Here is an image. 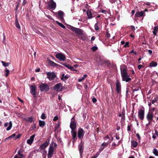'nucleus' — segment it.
<instances>
[{
    "label": "nucleus",
    "mask_w": 158,
    "mask_h": 158,
    "mask_svg": "<svg viewBox=\"0 0 158 158\" xmlns=\"http://www.w3.org/2000/svg\"><path fill=\"white\" fill-rule=\"evenodd\" d=\"M98 49V48L96 46L93 47L91 48V49L93 51H96Z\"/></svg>",
    "instance_id": "a19ab883"
},
{
    "label": "nucleus",
    "mask_w": 158,
    "mask_h": 158,
    "mask_svg": "<svg viewBox=\"0 0 158 158\" xmlns=\"http://www.w3.org/2000/svg\"><path fill=\"white\" fill-rule=\"evenodd\" d=\"M36 128V126L35 124H34L31 127V130H34Z\"/></svg>",
    "instance_id": "79ce46f5"
},
{
    "label": "nucleus",
    "mask_w": 158,
    "mask_h": 158,
    "mask_svg": "<svg viewBox=\"0 0 158 158\" xmlns=\"http://www.w3.org/2000/svg\"><path fill=\"white\" fill-rule=\"evenodd\" d=\"M40 71V69L39 68L37 69H35V71L36 72H39Z\"/></svg>",
    "instance_id": "5fc2aeb1"
},
{
    "label": "nucleus",
    "mask_w": 158,
    "mask_h": 158,
    "mask_svg": "<svg viewBox=\"0 0 158 158\" xmlns=\"http://www.w3.org/2000/svg\"><path fill=\"white\" fill-rule=\"evenodd\" d=\"M26 2V0H23V4H22L23 5H24L25 4Z\"/></svg>",
    "instance_id": "6e6d98bb"
},
{
    "label": "nucleus",
    "mask_w": 158,
    "mask_h": 158,
    "mask_svg": "<svg viewBox=\"0 0 158 158\" xmlns=\"http://www.w3.org/2000/svg\"><path fill=\"white\" fill-rule=\"evenodd\" d=\"M15 25L16 27L19 29H20V26L19 23L16 15H15Z\"/></svg>",
    "instance_id": "5701e85b"
},
{
    "label": "nucleus",
    "mask_w": 158,
    "mask_h": 158,
    "mask_svg": "<svg viewBox=\"0 0 158 158\" xmlns=\"http://www.w3.org/2000/svg\"><path fill=\"white\" fill-rule=\"evenodd\" d=\"M155 134L156 135H158V132L156 130H155Z\"/></svg>",
    "instance_id": "338daca9"
},
{
    "label": "nucleus",
    "mask_w": 158,
    "mask_h": 158,
    "mask_svg": "<svg viewBox=\"0 0 158 158\" xmlns=\"http://www.w3.org/2000/svg\"><path fill=\"white\" fill-rule=\"evenodd\" d=\"M55 15H57L58 17L63 22L64 21V13L61 10H59L56 13H54Z\"/></svg>",
    "instance_id": "423d86ee"
},
{
    "label": "nucleus",
    "mask_w": 158,
    "mask_h": 158,
    "mask_svg": "<svg viewBox=\"0 0 158 158\" xmlns=\"http://www.w3.org/2000/svg\"><path fill=\"white\" fill-rule=\"evenodd\" d=\"M1 62L3 65L5 67H7L9 64V63H6L3 61H2Z\"/></svg>",
    "instance_id": "c9c22d12"
},
{
    "label": "nucleus",
    "mask_w": 158,
    "mask_h": 158,
    "mask_svg": "<svg viewBox=\"0 0 158 158\" xmlns=\"http://www.w3.org/2000/svg\"><path fill=\"white\" fill-rule=\"evenodd\" d=\"M40 88L41 91H47L49 89L48 85L47 84L43 83L40 85Z\"/></svg>",
    "instance_id": "0eeeda50"
},
{
    "label": "nucleus",
    "mask_w": 158,
    "mask_h": 158,
    "mask_svg": "<svg viewBox=\"0 0 158 158\" xmlns=\"http://www.w3.org/2000/svg\"><path fill=\"white\" fill-rule=\"evenodd\" d=\"M130 53H133L134 54H135V55H136V52L135 51L134 52V50H133L131 52H130Z\"/></svg>",
    "instance_id": "603ef678"
},
{
    "label": "nucleus",
    "mask_w": 158,
    "mask_h": 158,
    "mask_svg": "<svg viewBox=\"0 0 158 158\" xmlns=\"http://www.w3.org/2000/svg\"><path fill=\"white\" fill-rule=\"evenodd\" d=\"M156 100L155 99V100H152V104H153L155 102H156Z\"/></svg>",
    "instance_id": "13d9d810"
},
{
    "label": "nucleus",
    "mask_w": 158,
    "mask_h": 158,
    "mask_svg": "<svg viewBox=\"0 0 158 158\" xmlns=\"http://www.w3.org/2000/svg\"><path fill=\"white\" fill-rule=\"evenodd\" d=\"M153 30L154 31H157L158 30V28L157 26L155 27L154 28H153Z\"/></svg>",
    "instance_id": "8fccbe9b"
},
{
    "label": "nucleus",
    "mask_w": 158,
    "mask_h": 158,
    "mask_svg": "<svg viewBox=\"0 0 158 158\" xmlns=\"http://www.w3.org/2000/svg\"><path fill=\"white\" fill-rule=\"evenodd\" d=\"M64 65L67 68L70 69L71 71H75V70L74 69L73 67L71 66L70 65L68 64L65 63L64 64Z\"/></svg>",
    "instance_id": "412c9836"
},
{
    "label": "nucleus",
    "mask_w": 158,
    "mask_h": 158,
    "mask_svg": "<svg viewBox=\"0 0 158 158\" xmlns=\"http://www.w3.org/2000/svg\"><path fill=\"white\" fill-rule=\"evenodd\" d=\"M144 14V13L143 11L138 12L135 14V16L136 17L143 16Z\"/></svg>",
    "instance_id": "4be33fe9"
},
{
    "label": "nucleus",
    "mask_w": 158,
    "mask_h": 158,
    "mask_svg": "<svg viewBox=\"0 0 158 158\" xmlns=\"http://www.w3.org/2000/svg\"><path fill=\"white\" fill-rule=\"evenodd\" d=\"M56 23H57L59 25L63 28H65V27L62 24L59 22L58 21H56Z\"/></svg>",
    "instance_id": "2f4dec72"
},
{
    "label": "nucleus",
    "mask_w": 158,
    "mask_h": 158,
    "mask_svg": "<svg viewBox=\"0 0 158 158\" xmlns=\"http://www.w3.org/2000/svg\"><path fill=\"white\" fill-rule=\"evenodd\" d=\"M87 75L86 74H85L83 75V77L81 78L78 79V81L79 82H81L83 81L85 77H87Z\"/></svg>",
    "instance_id": "7c9ffc66"
},
{
    "label": "nucleus",
    "mask_w": 158,
    "mask_h": 158,
    "mask_svg": "<svg viewBox=\"0 0 158 158\" xmlns=\"http://www.w3.org/2000/svg\"><path fill=\"white\" fill-rule=\"evenodd\" d=\"M129 43L128 42H126V43L124 45V47H128L129 46Z\"/></svg>",
    "instance_id": "c03bdc74"
},
{
    "label": "nucleus",
    "mask_w": 158,
    "mask_h": 158,
    "mask_svg": "<svg viewBox=\"0 0 158 158\" xmlns=\"http://www.w3.org/2000/svg\"><path fill=\"white\" fill-rule=\"evenodd\" d=\"M106 145L104 143L102 144L101 147L99 149L100 152L102 151L104 149V146H106Z\"/></svg>",
    "instance_id": "e433bc0d"
},
{
    "label": "nucleus",
    "mask_w": 158,
    "mask_h": 158,
    "mask_svg": "<svg viewBox=\"0 0 158 158\" xmlns=\"http://www.w3.org/2000/svg\"><path fill=\"white\" fill-rule=\"evenodd\" d=\"M48 7L52 10H54L56 7V5L53 0H50L48 3Z\"/></svg>",
    "instance_id": "9b49d317"
},
{
    "label": "nucleus",
    "mask_w": 158,
    "mask_h": 158,
    "mask_svg": "<svg viewBox=\"0 0 158 158\" xmlns=\"http://www.w3.org/2000/svg\"><path fill=\"white\" fill-rule=\"evenodd\" d=\"M153 152L155 155L158 156V151L156 148L154 149Z\"/></svg>",
    "instance_id": "f704fd0d"
},
{
    "label": "nucleus",
    "mask_w": 158,
    "mask_h": 158,
    "mask_svg": "<svg viewBox=\"0 0 158 158\" xmlns=\"http://www.w3.org/2000/svg\"><path fill=\"white\" fill-rule=\"evenodd\" d=\"M150 3H149L148 2H144V4H143V5H148V6H149L150 5Z\"/></svg>",
    "instance_id": "4d7b16f0"
},
{
    "label": "nucleus",
    "mask_w": 158,
    "mask_h": 158,
    "mask_svg": "<svg viewBox=\"0 0 158 158\" xmlns=\"http://www.w3.org/2000/svg\"><path fill=\"white\" fill-rule=\"evenodd\" d=\"M47 77L49 81H52L56 77V74L53 72H48L46 73Z\"/></svg>",
    "instance_id": "20e7f679"
},
{
    "label": "nucleus",
    "mask_w": 158,
    "mask_h": 158,
    "mask_svg": "<svg viewBox=\"0 0 158 158\" xmlns=\"http://www.w3.org/2000/svg\"><path fill=\"white\" fill-rule=\"evenodd\" d=\"M22 152L20 150H19L18 152V154L16 155L14 158H22L24 157V156L22 153Z\"/></svg>",
    "instance_id": "6ab92c4d"
},
{
    "label": "nucleus",
    "mask_w": 158,
    "mask_h": 158,
    "mask_svg": "<svg viewBox=\"0 0 158 158\" xmlns=\"http://www.w3.org/2000/svg\"><path fill=\"white\" fill-rule=\"evenodd\" d=\"M98 22H97V23L95 24L94 25V28L95 30L98 31L99 30V27L98 26Z\"/></svg>",
    "instance_id": "4c0bfd02"
},
{
    "label": "nucleus",
    "mask_w": 158,
    "mask_h": 158,
    "mask_svg": "<svg viewBox=\"0 0 158 158\" xmlns=\"http://www.w3.org/2000/svg\"><path fill=\"white\" fill-rule=\"evenodd\" d=\"M12 127V123L11 121H10L9 123V126L6 128L7 131L10 130Z\"/></svg>",
    "instance_id": "72a5a7b5"
},
{
    "label": "nucleus",
    "mask_w": 158,
    "mask_h": 158,
    "mask_svg": "<svg viewBox=\"0 0 158 158\" xmlns=\"http://www.w3.org/2000/svg\"><path fill=\"white\" fill-rule=\"evenodd\" d=\"M54 152V147L53 145L50 146L48 152V158H51Z\"/></svg>",
    "instance_id": "4468645a"
},
{
    "label": "nucleus",
    "mask_w": 158,
    "mask_h": 158,
    "mask_svg": "<svg viewBox=\"0 0 158 158\" xmlns=\"http://www.w3.org/2000/svg\"><path fill=\"white\" fill-rule=\"evenodd\" d=\"M8 123H5V124H4V126L5 127H6L8 125Z\"/></svg>",
    "instance_id": "e2e57ef3"
},
{
    "label": "nucleus",
    "mask_w": 158,
    "mask_h": 158,
    "mask_svg": "<svg viewBox=\"0 0 158 158\" xmlns=\"http://www.w3.org/2000/svg\"><path fill=\"white\" fill-rule=\"evenodd\" d=\"M58 119V117L57 116H56L55 117H54L53 120L54 121H56Z\"/></svg>",
    "instance_id": "37998d69"
},
{
    "label": "nucleus",
    "mask_w": 158,
    "mask_h": 158,
    "mask_svg": "<svg viewBox=\"0 0 158 158\" xmlns=\"http://www.w3.org/2000/svg\"><path fill=\"white\" fill-rule=\"evenodd\" d=\"M95 37L94 36H92L91 38V41H93L95 40Z\"/></svg>",
    "instance_id": "680f3d73"
},
{
    "label": "nucleus",
    "mask_w": 158,
    "mask_h": 158,
    "mask_svg": "<svg viewBox=\"0 0 158 158\" xmlns=\"http://www.w3.org/2000/svg\"><path fill=\"white\" fill-rule=\"evenodd\" d=\"M98 156V155L96 156L94 155V156H92L91 158H96Z\"/></svg>",
    "instance_id": "052dcab7"
},
{
    "label": "nucleus",
    "mask_w": 158,
    "mask_h": 158,
    "mask_svg": "<svg viewBox=\"0 0 158 158\" xmlns=\"http://www.w3.org/2000/svg\"><path fill=\"white\" fill-rule=\"evenodd\" d=\"M25 120L26 122H29L30 123H31L33 121V118L32 117H30L25 118Z\"/></svg>",
    "instance_id": "b1692460"
},
{
    "label": "nucleus",
    "mask_w": 158,
    "mask_h": 158,
    "mask_svg": "<svg viewBox=\"0 0 158 158\" xmlns=\"http://www.w3.org/2000/svg\"><path fill=\"white\" fill-rule=\"evenodd\" d=\"M72 135V139H73V142L74 143L75 142V139L77 138V133L74 131H71Z\"/></svg>",
    "instance_id": "f3484780"
},
{
    "label": "nucleus",
    "mask_w": 158,
    "mask_h": 158,
    "mask_svg": "<svg viewBox=\"0 0 158 158\" xmlns=\"http://www.w3.org/2000/svg\"><path fill=\"white\" fill-rule=\"evenodd\" d=\"M157 31H153V33L154 35H156V34Z\"/></svg>",
    "instance_id": "69168bd1"
},
{
    "label": "nucleus",
    "mask_w": 158,
    "mask_h": 158,
    "mask_svg": "<svg viewBox=\"0 0 158 158\" xmlns=\"http://www.w3.org/2000/svg\"><path fill=\"white\" fill-rule=\"evenodd\" d=\"M39 123L40 126L42 127H44L45 125V123L44 121H42L40 120L39 121Z\"/></svg>",
    "instance_id": "bb28decb"
},
{
    "label": "nucleus",
    "mask_w": 158,
    "mask_h": 158,
    "mask_svg": "<svg viewBox=\"0 0 158 158\" xmlns=\"http://www.w3.org/2000/svg\"><path fill=\"white\" fill-rule=\"evenodd\" d=\"M49 141H46L45 143L41 145L40 146V148L41 149H45L49 145Z\"/></svg>",
    "instance_id": "a211bd4d"
},
{
    "label": "nucleus",
    "mask_w": 158,
    "mask_h": 158,
    "mask_svg": "<svg viewBox=\"0 0 158 158\" xmlns=\"http://www.w3.org/2000/svg\"><path fill=\"white\" fill-rule=\"evenodd\" d=\"M139 118L141 120H143L144 118V109H140L139 110L138 112Z\"/></svg>",
    "instance_id": "f8f14e48"
},
{
    "label": "nucleus",
    "mask_w": 158,
    "mask_h": 158,
    "mask_svg": "<svg viewBox=\"0 0 158 158\" xmlns=\"http://www.w3.org/2000/svg\"><path fill=\"white\" fill-rule=\"evenodd\" d=\"M5 76L6 77H7L10 73V71L7 69V68H6L5 69Z\"/></svg>",
    "instance_id": "473e14b6"
},
{
    "label": "nucleus",
    "mask_w": 158,
    "mask_h": 158,
    "mask_svg": "<svg viewBox=\"0 0 158 158\" xmlns=\"http://www.w3.org/2000/svg\"><path fill=\"white\" fill-rule=\"evenodd\" d=\"M127 131H130V126H128L127 127Z\"/></svg>",
    "instance_id": "0e129e2a"
},
{
    "label": "nucleus",
    "mask_w": 158,
    "mask_h": 158,
    "mask_svg": "<svg viewBox=\"0 0 158 158\" xmlns=\"http://www.w3.org/2000/svg\"><path fill=\"white\" fill-rule=\"evenodd\" d=\"M143 67V66L141 65H138V68L139 69H140L141 68Z\"/></svg>",
    "instance_id": "3c124183"
},
{
    "label": "nucleus",
    "mask_w": 158,
    "mask_h": 158,
    "mask_svg": "<svg viewBox=\"0 0 158 158\" xmlns=\"http://www.w3.org/2000/svg\"><path fill=\"white\" fill-rule=\"evenodd\" d=\"M29 86L30 89V93L31 94L33 97L35 98L36 94V86L35 85H29Z\"/></svg>",
    "instance_id": "7ed1b4c3"
},
{
    "label": "nucleus",
    "mask_w": 158,
    "mask_h": 158,
    "mask_svg": "<svg viewBox=\"0 0 158 158\" xmlns=\"http://www.w3.org/2000/svg\"><path fill=\"white\" fill-rule=\"evenodd\" d=\"M68 78L69 77L65 75L64 74H63L62 75L61 79V80L64 81L67 80Z\"/></svg>",
    "instance_id": "c85d7f7f"
},
{
    "label": "nucleus",
    "mask_w": 158,
    "mask_h": 158,
    "mask_svg": "<svg viewBox=\"0 0 158 158\" xmlns=\"http://www.w3.org/2000/svg\"><path fill=\"white\" fill-rule=\"evenodd\" d=\"M92 101L94 103H95L96 102L97 100L96 98H94L92 99Z\"/></svg>",
    "instance_id": "de8ad7c7"
},
{
    "label": "nucleus",
    "mask_w": 158,
    "mask_h": 158,
    "mask_svg": "<svg viewBox=\"0 0 158 158\" xmlns=\"http://www.w3.org/2000/svg\"><path fill=\"white\" fill-rule=\"evenodd\" d=\"M63 89L62 84L60 83L55 85L53 87L54 89L57 92L61 91Z\"/></svg>",
    "instance_id": "39448f33"
},
{
    "label": "nucleus",
    "mask_w": 158,
    "mask_h": 158,
    "mask_svg": "<svg viewBox=\"0 0 158 158\" xmlns=\"http://www.w3.org/2000/svg\"><path fill=\"white\" fill-rule=\"evenodd\" d=\"M69 29L79 35H82L83 34V30L81 29L77 28L72 26H70Z\"/></svg>",
    "instance_id": "f03ea898"
},
{
    "label": "nucleus",
    "mask_w": 158,
    "mask_h": 158,
    "mask_svg": "<svg viewBox=\"0 0 158 158\" xmlns=\"http://www.w3.org/2000/svg\"><path fill=\"white\" fill-rule=\"evenodd\" d=\"M121 72L123 81H125L126 82H128L130 81L131 78L129 77L128 75L127 69L125 67L121 69Z\"/></svg>",
    "instance_id": "f257e3e1"
},
{
    "label": "nucleus",
    "mask_w": 158,
    "mask_h": 158,
    "mask_svg": "<svg viewBox=\"0 0 158 158\" xmlns=\"http://www.w3.org/2000/svg\"><path fill=\"white\" fill-rule=\"evenodd\" d=\"M132 146L133 147H136L138 145V143L137 142L134 141H132Z\"/></svg>",
    "instance_id": "c756f323"
},
{
    "label": "nucleus",
    "mask_w": 158,
    "mask_h": 158,
    "mask_svg": "<svg viewBox=\"0 0 158 158\" xmlns=\"http://www.w3.org/2000/svg\"><path fill=\"white\" fill-rule=\"evenodd\" d=\"M157 65V63L154 61H152L150 64L149 66L151 67H156Z\"/></svg>",
    "instance_id": "cd10ccee"
},
{
    "label": "nucleus",
    "mask_w": 158,
    "mask_h": 158,
    "mask_svg": "<svg viewBox=\"0 0 158 158\" xmlns=\"http://www.w3.org/2000/svg\"><path fill=\"white\" fill-rule=\"evenodd\" d=\"M109 1L111 3H114L117 0H109Z\"/></svg>",
    "instance_id": "49530a36"
},
{
    "label": "nucleus",
    "mask_w": 158,
    "mask_h": 158,
    "mask_svg": "<svg viewBox=\"0 0 158 158\" xmlns=\"http://www.w3.org/2000/svg\"><path fill=\"white\" fill-rule=\"evenodd\" d=\"M41 118L43 119H44L46 118V116L45 115V114L43 113L41 116Z\"/></svg>",
    "instance_id": "ea45409f"
},
{
    "label": "nucleus",
    "mask_w": 158,
    "mask_h": 158,
    "mask_svg": "<svg viewBox=\"0 0 158 158\" xmlns=\"http://www.w3.org/2000/svg\"><path fill=\"white\" fill-rule=\"evenodd\" d=\"M93 11L91 10H88L87 12V15L89 19L92 18L94 16H93Z\"/></svg>",
    "instance_id": "2eb2a0df"
},
{
    "label": "nucleus",
    "mask_w": 158,
    "mask_h": 158,
    "mask_svg": "<svg viewBox=\"0 0 158 158\" xmlns=\"http://www.w3.org/2000/svg\"><path fill=\"white\" fill-rule=\"evenodd\" d=\"M16 136L15 134H13L11 135L9 137H8L6 138V139H11L14 138Z\"/></svg>",
    "instance_id": "58836bf2"
},
{
    "label": "nucleus",
    "mask_w": 158,
    "mask_h": 158,
    "mask_svg": "<svg viewBox=\"0 0 158 158\" xmlns=\"http://www.w3.org/2000/svg\"><path fill=\"white\" fill-rule=\"evenodd\" d=\"M77 127L76 123L74 121V117H73L71 119V122L70 123V127L72 131H74Z\"/></svg>",
    "instance_id": "9d476101"
},
{
    "label": "nucleus",
    "mask_w": 158,
    "mask_h": 158,
    "mask_svg": "<svg viewBox=\"0 0 158 158\" xmlns=\"http://www.w3.org/2000/svg\"><path fill=\"white\" fill-rule=\"evenodd\" d=\"M102 13H104V14H106V11L105 10H102Z\"/></svg>",
    "instance_id": "bf43d9fd"
},
{
    "label": "nucleus",
    "mask_w": 158,
    "mask_h": 158,
    "mask_svg": "<svg viewBox=\"0 0 158 158\" xmlns=\"http://www.w3.org/2000/svg\"><path fill=\"white\" fill-rule=\"evenodd\" d=\"M21 136V134H19L18 135H16V137L14 138L15 140L16 139H17L19 138Z\"/></svg>",
    "instance_id": "a18cd8bd"
},
{
    "label": "nucleus",
    "mask_w": 158,
    "mask_h": 158,
    "mask_svg": "<svg viewBox=\"0 0 158 158\" xmlns=\"http://www.w3.org/2000/svg\"><path fill=\"white\" fill-rule=\"evenodd\" d=\"M79 150L81 154L83 152V146L82 144H80L79 145Z\"/></svg>",
    "instance_id": "a878e982"
},
{
    "label": "nucleus",
    "mask_w": 158,
    "mask_h": 158,
    "mask_svg": "<svg viewBox=\"0 0 158 158\" xmlns=\"http://www.w3.org/2000/svg\"><path fill=\"white\" fill-rule=\"evenodd\" d=\"M136 136L137 137V138H138V139L139 140H140L141 139V138H140L139 135L137 133V134H136Z\"/></svg>",
    "instance_id": "09e8293b"
},
{
    "label": "nucleus",
    "mask_w": 158,
    "mask_h": 158,
    "mask_svg": "<svg viewBox=\"0 0 158 158\" xmlns=\"http://www.w3.org/2000/svg\"><path fill=\"white\" fill-rule=\"evenodd\" d=\"M116 90L118 93H119L121 91V85L118 81H116Z\"/></svg>",
    "instance_id": "dca6fc26"
},
{
    "label": "nucleus",
    "mask_w": 158,
    "mask_h": 158,
    "mask_svg": "<svg viewBox=\"0 0 158 158\" xmlns=\"http://www.w3.org/2000/svg\"><path fill=\"white\" fill-rule=\"evenodd\" d=\"M148 52L149 54H150V55H151L152 54V50H148Z\"/></svg>",
    "instance_id": "864d4df0"
},
{
    "label": "nucleus",
    "mask_w": 158,
    "mask_h": 158,
    "mask_svg": "<svg viewBox=\"0 0 158 158\" xmlns=\"http://www.w3.org/2000/svg\"><path fill=\"white\" fill-rule=\"evenodd\" d=\"M131 28L133 30H135V27L134 26H131Z\"/></svg>",
    "instance_id": "774afa93"
},
{
    "label": "nucleus",
    "mask_w": 158,
    "mask_h": 158,
    "mask_svg": "<svg viewBox=\"0 0 158 158\" xmlns=\"http://www.w3.org/2000/svg\"><path fill=\"white\" fill-rule=\"evenodd\" d=\"M153 114L151 110H150L147 115V118L149 122L148 124H150L153 119Z\"/></svg>",
    "instance_id": "6e6552de"
},
{
    "label": "nucleus",
    "mask_w": 158,
    "mask_h": 158,
    "mask_svg": "<svg viewBox=\"0 0 158 158\" xmlns=\"http://www.w3.org/2000/svg\"><path fill=\"white\" fill-rule=\"evenodd\" d=\"M56 56L60 60L64 61L65 60V55L61 53H57L56 55Z\"/></svg>",
    "instance_id": "1a4fd4ad"
},
{
    "label": "nucleus",
    "mask_w": 158,
    "mask_h": 158,
    "mask_svg": "<svg viewBox=\"0 0 158 158\" xmlns=\"http://www.w3.org/2000/svg\"><path fill=\"white\" fill-rule=\"evenodd\" d=\"M35 137V135H32L30 138L28 139L27 141V143H28L29 144H31L33 142V141L34 140V138Z\"/></svg>",
    "instance_id": "aec40b11"
},
{
    "label": "nucleus",
    "mask_w": 158,
    "mask_h": 158,
    "mask_svg": "<svg viewBox=\"0 0 158 158\" xmlns=\"http://www.w3.org/2000/svg\"><path fill=\"white\" fill-rule=\"evenodd\" d=\"M48 63L50 66L53 67L57 66L58 65L57 64L50 60L48 61Z\"/></svg>",
    "instance_id": "393cba45"
},
{
    "label": "nucleus",
    "mask_w": 158,
    "mask_h": 158,
    "mask_svg": "<svg viewBox=\"0 0 158 158\" xmlns=\"http://www.w3.org/2000/svg\"><path fill=\"white\" fill-rule=\"evenodd\" d=\"M85 133V131L82 129L81 128L79 129L78 131V138L81 139H82L83 138Z\"/></svg>",
    "instance_id": "ddd939ff"
}]
</instances>
